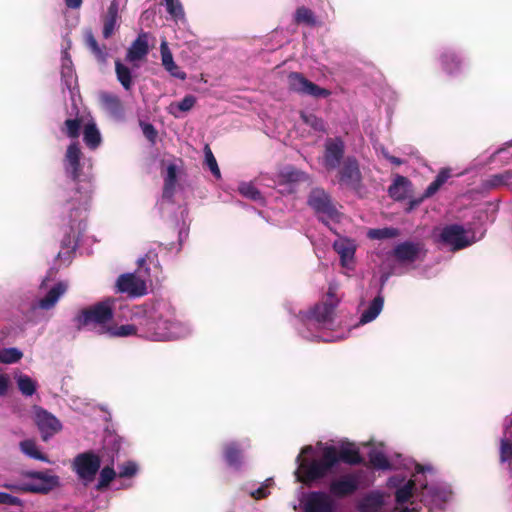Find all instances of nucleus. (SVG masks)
Masks as SVG:
<instances>
[{"label":"nucleus","mask_w":512,"mask_h":512,"mask_svg":"<svg viewBox=\"0 0 512 512\" xmlns=\"http://www.w3.org/2000/svg\"><path fill=\"white\" fill-rule=\"evenodd\" d=\"M307 205L323 220L338 218L339 212L331 195L322 187L312 188L307 196Z\"/></svg>","instance_id":"39448f33"},{"label":"nucleus","mask_w":512,"mask_h":512,"mask_svg":"<svg viewBox=\"0 0 512 512\" xmlns=\"http://www.w3.org/2000/svg\"><path fill=\"white\" fill-rule=\"evenodd\" d=\"M415 490V481L410 479L395 492V501L397 504H404L410 500Z\"/></svg>","instance_id":"f704fd0d"},{"label":"nucleus","mask_w":512,"mask_h":512,"mask_svg":"<svg viewBox=\"0 0 512 512\" xmlns=\"http://www.w3.org/2000/svg\"><path fill=\"white\" fill-rule=\"evenodd\" d=\"M500 461L502 463H512V441L502 439L500 444Z\"/></svg>","instance_id":"49530a36"},{"label":"nucleus","mask_w":512,"mask_h":512,"mask_svg":"<svg viewBox=\"0 0 512 512\" xmlns=\"http://www.w3.org/2000/svg\"><path fill=\"white\" fill-rule=\"evenodd\" d=\"M20 450L30 458L40 460L43 462H48V457L39 451L34 440L26 439L20 442Z\"/></svg>","instance_id":"473e14b6"},{"label":"nucleus","mask_w":512,"mask_h":512,"mask_svg":"<svg viewBox=\"0 0 512 512\" xmlns=\"http://www.w3.org/2000/svg\"><path fill=\"white\" fill-rule=\"evenodd\" d=\"M441 240L453 247L454 250H460L470 245L466 238L465 229L458 224H452L443 228Z\"/></svg>","instance_id":"2eb2a0df"},{"label":"nucleus","mask_w":512,"mask_h":512,"mask_svg":"<svg viewBox=\"0 0 512 512\" xmlns=\"http://www.w3.org/2000/svg\"><path fill=\"white\" fill-rule=\"evenodd\" d=\"M337 299L331 290L327 293V299L316 304L307 315L308 320H314L317 324L326 326L332 324L334 320V311L337 306Z\"/></svg>","instance_id":"9b49d317"},{"label":"nucleus","mask_w":512,"mask_h":512,"mask_svg":"<svg viewBox=\"0 0 512 512\" xmlns=\"http://www.w3.org/2000/svg\"><path fill=\"white\" fill-rule=\"evenodd\" d=\"M416 472L417 473H423L424 472V467L422 465H416Z\"/></svg>","instance_id":"0e129e2a"},{"label":"nucleus","mask_w":512,"mask_h":512,"mask_svg":"<svg viewBox=\"0 0 512 512\" xmlns=\"http://www.w3.org/2000/svg\"><path fill=\"white\" fill-rule=\"evenodd\" d=\"M86 44L92 53L99 59H104V53L102 49L99 47L97 40L94 35L90 32L86 36Z\"/></svg>","instance_id":"09e8293b"},{"label":"nucleus","mask_w":512,"mask_h":512,"mask_svg":"<svg viewBox=\"0 0 512 512\" xmlns=\"http://www.w3.org/2000/svg\"><path fill=\"white\" fill-rule=\"evenodd\" d=\"M100 467L101 459L93 451L80 453L73 460V470L85 484L95 479Z\"/></svg>","instance_id":"0eeeda50"},{"label":"nucleus","mask_w":512,"mask_h":512,"mask_svg":"<svg viewBox=\"0 0 512 512\" xmlns=\"http://www.w3.org/2000/svg\"><path fill=\"white\" fill-rule=\"evenodd\" d=\"M35 422L44 441H47L62 428L60 421L44 409H39L36 412Z\"/></svg>","instance_id":"4468645a"},{"label":"nucleus","mask_w":512,"mask_h":512,"mask_svg":"<svg viewBox=\"0 0 512 512\" xmlns=\"http://www.w3.org/2000/svg\"><path fill=\"white\" fill-rule=\"evenodd\" d=\"M391 255L400 264H412L418 260H423L426 249L420 241H404L393 248Z\"/></svg>","instance_id":"1a4fd4ad"},{"label":"nucleus","mask_w":512,"mask_h":512,"mask_svg":"<svg viewBox=\"0 0 512 512\" xmlns=\"http://www.w3.org/2000/svg\"><path fill=\"white\" fill-rule=\"evenodd\" d=\"M223 455L226 463L230 467L239 468L242 463V450L236 442H230L224 445Z\"/></svg>","instance_id":"393cba45"},{"label":"nucleus","mask_w":512,"mask_h":512,"mask_svg":"<svg viewBox=\"0 0 512 512\" xmlns=\"http://www.w3.org/2000/svg\"><path fill=\"white\" fill-rule=\"evenodd\" d=\"M334 506L330 496L322 491L311 492L304 504V512H333Z\"/></svg>","instance_id":"dca6fc26"},{"label":"nucleus","mask_w":512,"mask_h":512,"mask_svg":"<svg viewBox=\"0 0 512 512\" xmlns=\"http://www.w3.org/2000/svg\"><path fill=\"white\" fill-rule=\"evenodd\" d=\"M177 181V169L174 164L167 167V174L164 179V195L172 194Z\"/></svg>","instance_id":"58836bf2"},{"label":"nucleus","mask_w":512,"mask_h":512,"mask_svg":"<svg viewBox=\"0 0 512 512\" xmlns=\"http://www.w3.org/2000/svg\"><path fill=\"white\" fill-rule=\"evenodd\" d=\"M137 465L135 462L133 461H128L126 463H124L123 465H121L119 467V473H118V476L120 478H129V477H132L136 474L137 472Z\"/></svg>","instance_id":"8fccbe9b"},{"label":"nucleus","mask_w":512,"mask_h":512,"mask_svg":"<svg viewBox=\"0 0 512 512\" xmlns=\"http://www.w3.org/2000/svg\"><path fill=\"white\" fill-rule=\"evenodd\" d=\"M118 11H119V1L112 0L110 3L106 14L103 17V37L105 39L110 38L115 30L117 20H118Z\"/></svg>","instance_id":"4be33fe9"},{"label":"nucleus","mask_w":512,"mask_h":512,"mask_svg":"<svg viewBox=\"0 0 512 512\" xmlns=\"http://www.w3.org/2000/svg\"><path fill=\"white\" fill-rule=\"evenodd\" d=\"M400 235V231L394 227H384V228H375L370 229L367 233L369 239L372 240H383L396 238Z\"/></svg>","instance_id":"72a5a7b5"},{"label":"nucleus","mask_w":512,"mask_h":512,"mask_svg":"<svg viewBox=\"0 0 512 512\" xmlns=\"http://www.w3.org/2000/svg\"><path fill=\"white\" fill-rule=\"evenodd\" d=\"M116 288L117 292L127 294L132 298L141 297L147 293L145 281L132 273L120 275L116 281Z\"/></svg>","instance_id":"f8f14e48"},{"label":"nucleus","mask_w":512,"mask_h":512,"mask_svg":"<svg viewBox=\"0 0 512 512\" xmlns=\"http://www.w3.org/2000/svg\"><path fill=\"white\" fill-rule=\"evenodd\" d=\"M369 462L375 469L387 470L391 464L385 454L378 450H373L369 453Z\"/></svg>","instance_id":"c9c22d12"},{"label":"nucleus","mask_w":512,"mask_h":512,"mask_svg":"<svg viewBox=\"0 0 512 512\" xmlns=\"http://www.w3.org/2000/svg\"><path fill=\"white\" fill-rule=\"evenodd\" d=\"M440 61L443 70L450 75H454L459 72L462 66V60L453 51H445L442 53Z\"/></svg>","instance_id":"cd10ccee"},{"label":"nucleus","mask_w":512,"mask_h":512,"mask_svg":"<svg viewBox=\"0 0 512 512\" xmlns=\"http://www.w3.org/2000/svg\"><path fill=\"white\" fill-rule=\"evenodd\" d=\"M149 53L148 34L142 32L132 42L126 53V60L129 62L140 61Z\"/></svg>","instance_id":"a211bd4d"},{"label":"nucleus","mask_w":512,"mask_h":512,"mask_svg":"<svg viewBox=\"0 0 512 512\" xmlns=\"http://www.w3.org/2000/svg\"><path fill=\"white\" fill-rule=\"evenodd\" d=\"M17 385L21 393L25 396H32L36 392V383L27 375H20L17 379Z\"/></svg>","instance_id":"ea45409f"},{"label":"nucleus","mask_w":512,"mask_h":512,"mask_svg":"<svg viewBox=\"0 0 512 512\" xmlns=\"http://www.w3.org/2000/svg\"><path fill=\"white\" fill-rule=\"evenodd\" d=\"M451 177V169L443 168L439 171L435 179L428 185L422 197L418 200H413L410 202V208H413L421 203L424 198L432 197L442 186L443 184Z\"/></svg>","instance_id":"aec40b11"},{"label":"nucleus","mask_w":512,"mask_h":512,"mask_svg":"<svg viewBox=\"0 0 512 512\" xmlns=\"http://www.w3.org/2000/svg\"><path fill=\"white\" fill-rule=\"evenodd\" d=\"M410 184L406 177L398 175L388 188L390 197L397 201L404 200L407 197Z\"/></svg>","instance_id":"a878e982"},{"label":"nucleus","mask_w":512,"mask_h":512,"mask_svg":"<svg viewBox=\"0 0 512 512\" xmlns=\"http://www.w3.org/2000/svg\"><path fill=\"white\" fill-rule=\"evenodd\" d=\"M9 379L6 375L0 374V396L6 394L8 390Z\"/></svg>","instance_id":"6e6d98bb"},{"label":"nucleus","mask_w":512,"mask_h":512,"mask_svg":"<svg viewBox=\"0 0 512 512\" xmlns=\"http://www.w3.org/2000/svg\"><path fill=\"white\" fill-rule=\"evenodd\" d=\"M333 248L339 254L342 265L348 266V262L353 260L356 250L353 241L346 238L336 240Z\"/></svg>","instance_id":"b1692460"},{"label":"nucleus","mask_w":512,"mask_h":512,"mask_svg":"<svg viewBox=\"0 0 512 512\" xmlns=\"http://www.w3.org/2000/svg\"><path fill=\"white\" fill-rule=\"evenodd\" d=\"M3 504L11 506H22L23 501L18 497L5 493Z\"/></svg>","instance_id":"864d4df0"},{"label":"nucleus","mask_w":512,"mask_h":512,"mask_svg":"<svg viewBox=\"0 0 512 512\" xmlns=\"http://www.w3.org/2000/svg\"><path fill=\"white\" fill-rule=\"evenodd\" d=\"M114 300L106 299L92 306L80 310L74 317L75 327L81 330L85 327H99V333L103 334V330L108 328V323L113 319Z\"/></svg>","instance_id":"7ed1b4c3"},{"label":"nucleus","mask_w":512,"mask_h":512,"mask_svg":"<svg viewBox=\"0 0 512 512\" xmlns=\"http://www.w3.org/2000/svg\"><path fill=\"white\" fill-rule=\"evenodd\" d=\"M81 129V120L76 119H67L64 122V128H62V132L66 134L69 138L75 139L80 135Z\"/></svg>","instance_id":"a19ab883"},{"label":"nucleus","mask_w":512,"mask_h":512,"mask_svg":"<svg viewBox=\"0 0 512 512\" xmlns=\"http://www.w3.org/2000/svg\"><path fill=\"white\" fill-rule=\"evenodd\" d=\"M359 488V478L355 473H348L334 479L329 484V492L336 498L353 495Z\"/></svg>","instance_id":"ddd939ff"},{"label":"nucleus","mask_w":512,"mask_h":512,"mask_svg":"<svg viewBox=\"0 0 512 512\" xmlns=\"http://www.w3.org/2000/svg\"><path fill=\"white\" fill-rule=\"evenodd\" d=\"M99 102L101 107L110 115L119 117L123 114V104L119 96L109 92H101Z\"/></svg>","instance_id":"412c9836"},{"label":"nucleus","mask_w":512,"mask_h":512,"mask_svg":"<svg viewBox=\"0 0 512 512\" xmlns=\"http://www.w3.org/2000/svg\"><path fill=\"white\" fill-rule=\"evenodd\" d=\"M162 65L169 74L177 79L185 80L187 75L180 69V67L174 62L173 55L167 45V42L163 41L160 45Z\"/></svg>","instance_id":"6ab92c4d"},{"label":"nucleus","mask_w":512,"mask_h":512,"mask_svg":"<svg viewBox=\"0 0 512 512\" xmlns=\"http://www.w3.org/2000/svg\"><path fill=\"white\" fill-rule=\"evenodd\" d=\"M25 476L38 482L22 485L4 484L3 487L15 492L48 493L59 484L58 476L49 475L42 471H29L25 473Z\"/></svg>","instance_id":"423d86ee"},{"label":"nucleus","mask_w":512,"mask_h":512,"mask_svg":"<svg viewBox=\"0 0 512 512\" xmlns=\"http://www.w3.org/2000/svg\"><path fill=\"white\" fill-rule=\"evenodd\" d=\"M501 178L504 179V185L512 186V170L501 173Z\"/></svg>","instance_id":"13d9d810"},{"label":"nucleus","mask_w":512,"mask_h":512,"mask_svg":"<svg viewBox=\"0 0 512 512\" xmlns=\"http://www.w3.org/2000/svg\"><path fill=\"white\" fill-rule=\"evenodd\" d=\"M367 500H374V502H375V504H376V505H379V504H380V499H379V497L374 498V497L370 496V497H368V498H367Z\"/></svg>","instance_id":"69168bd1"},{"label":"nucleus","mask_w":512,"mask_h":512,"mask_svg":"<svg viewBox=\"0 0 512 512\" xmlns=\"http://www.w3.org/2000/svg\"><path fill=\"white\" fill-rule=\"evenodd\" d=\"M141 127H142V132H143V135L152 143L154 144L156 142V138H157V135H158V132L157 130L155 129V127L150 124V123H142L141 124Z\"/></svg>","instance_id":"603ef678"},{"label":"nucleus","mask_w":512,"mask_h":512,"mask_svg":"<svg viewBox=\"0 0 512 512\" xmlns=\"http://www.w3.org/2000/svg\"><path fill=\"white\" fill-rule=\"evenodd\" d=\"M345 143L340 137L328 138L324 145L323 166L327 171L337 169L344 161Z\"/></svg>","instance_id":"9d476101"},{"label":"nucleus","mask_w":512,"mask_h":512,"mask_svg":"<svg viewBox=\"0 0 512 512\" xmlns=\"http://www.w3.org/2000/svg\"><path fill=\"white\" fill-rule=\"evenodd\" d=\"M167 12L175 19H183L185 16L183 6L179 0H162Z\"/></svg>","instance_id":"79ce46f5"},{"label":"nucleus","mask_w":512,"mask_h":512,"mask_svg":"<svg viewBox=\"0 0 512 512\" xmlns=\"http://www.w3.org/2000/svg\"><path fill=\"white\" fill-rule=\"evenodd\" d=\"M281 176L287 182H299L306 178V174L304 172H301L295 168L285 169L284 171H282Z\"/></svg>","instance_id":"de8ad7c7"},{"label":"nucleus","mask_w":512,"mask_h":512,"mask_svg":"<svg viewBox=\"0 0 512 512\" xmlns=\"http://www.w3.org/2000/svg\"><path fill=\"white\" fill-rule=\"evenodd\" d=\"M196 104V97L194 95H186L180 102L177 103V108L182 112L190 111Z\"/></svg>","instance_id":"3c124183"},{"label":"nucleus","mask_w":512,"mask_h":512,"mask_svg":"<svg viewBox=\"0 0 512 512\" xmlns=\"http://www.w3.org/2000/svg\"><path fill=\"white\" fill-rule=\"evenodd\" d=\"M113 449L118 452L119 449H120V440H117L116 438H114V443H113Z\"/></svg>","instance_id":"680f3d73"},{"label":"nucleus","mask_w":512,"mask_h":512,"mask_svg":"<svg viewBox=\"0 0 512 512\" xmlns=\"http://www.w3.org/2000/svg\"><path fill=\"white\" fill-rule=\"evenodd\" d=\"M115 73L116 78L122 87L129 91L133 86V76L131 69L123 64L119 59L115 60Z\"/></svg>","instance_id":"c85d7f7f"},{"label":"nucleus","mask_w":512,"mask_h":512,"mask_svg":"<svg viewBox=\"0 0 512 512\" xmlns=\"http://www.w3.org/2000/svg\"><path fill=\"white\" fill-rule=\"evenodd\" d=\"M63 54H64V58H67V57H68V53H67V51H64V53H63Z\"/></svg>","instance_id":"774afa93"},{"label":"nucleus","mask_w":512,"mask_h":512,"mask_svg":"<svg viewBox=\"0 0 512 512\" xmlns=\"http://www.w3.org/2000/svg\"><path fill=\"white\" fill-rule=\"evenodd\" d=\"M139 337L151 341L173 340L180 335V324L173 320L165 304L154 306L138 319Z\"/></svg>","instance_id":"f03ea898"},{"label":"nucleus","mask_w":512,"mask_h":512,"mask_svg":"<svg viewBox=\"0 0 512 512\" xmlns=\"http://www.w3.org/2000/svg\"><path fill=\"white\" fill-rule=\"evenodd\" d=\"M81 150L77 143H71L65 154V170L73 181H78L81 174Z\"/></svg>","instance_id":"f3484780"},{"label":"nucleus","mask_w":512,"mask_h":512,"mask_svg":"<svg viewBox=\"0 0 512 512\" xmlns=\"http://www.w3.org/2000/svg\"><path fill=\"white\" fill-rule=\"evenodd\" d=\"M489 184L492 187L504 185V179L501 178V174H496L491 177Z\"/></svg>","instance_id":"4d7b16f0"},{"label":"nucleus","mask_w":512,"mask_h":512,"mask_svg":"<svg viewBox=\"0 0 512 512\" xmlns=\"http://www.w3.org/2000/svg\"><path fill=\"white\" fill-rule=\"evenodd\" d=\"M269 492L267 491V487L262 486L258 489L251 492V497H253L256 500L264 499L268 496Z\"/></svg>","instance_id":"5fc2aeb1"},{"label":"nucleus","mask_w":512,"mask_h":512,"mask_svg":"<svg viewBox=\"0 0 512 512\" xmlns=\"http://www.w3.org/2000/svg\"><path fill=\"white\" fill-rule=\"evenodd\" d=\"M384 304V298L381 295L376 296L369 307L361 314L360 322L362 324L373 321L381 312Z\"/></svg>","instance_id":"c756f323"},{"label":"nucleus","mask_w":512,"mask_h":512,"mask_svg":"<svg viewBox=\"0 0 512 512\" xmlns=\"http://www.w3.org/2000/svg\"><path fill=\"white\" fill-rule=\"evenodd\" d=\"M399 512H417V510L414 508L410 509L408 507H404Z\"/></svg>","instance_id":"e2e57ef3"},{"label":"nucleus","mask_w":512,"mask_h":512,"mask_svg":"<svg viewBox=\"0 0 512 512\" xmlns=\"http://www.w3.org/2000/svg\"><path fill=\"white\" fill-rule=\"evenodd\" d=\"M312 452V446H305L296 458L298 463V468L295 472L296 478L306 486H311L313 483L325 478L340 462L353 466L360 465L364 461L359 449L350 443L342 445L340 448L333 445L325 446L319 459L303 458V454H310Z\"/></svg>","instance_id":"f257e3e1"},{"label":"nucleus","mask_w":512,"mask_h":512,"mask_svg":"<svg viewBox=\"0 0 512 512\" xmlns=\"http://www.w3.org/2000/svg\"><path fill=\"white\" fill-rule=\"evenodd\" d=\"M287 83L289 90L299 95H307L316 99L327 98L331 95L330 90L318 86L300 72H290L287 76Z\"/></svg>","instance_id":"6e6552de"},{"label":"nucleus","mask_w":512,"mask_h":512,"mask_svg":"<svg viewBox=\"0 0 512 512\" xmlns=\"http://www.w3.org/2000/svg\"><path fill=\"white\" fill-rule=\"evenodd\" d=\"M115 477H116V472H115L114 468L112 466H105L100 471V476H99L98 483L96 485V489L98 491H102V490L106 489L110 485V483L114 480Z\"/></svg>","instance_id":"4c0bfd02"},{"label":"nucleus","mask_w":512,"mask_h":512,"mask_svg":"<svg viewBox=\"0 0 512 512\" xmlns=\"http://www.w3.org/2000/svg\"><path fill=\"white\" fill-rule=\"evenodd\" d=\"M67 284L64 282H58L56 283L43 297L39 300L38 306L43 310H50L52 309L60 297L65 294L67 291Z\"/></svg>","instance_id":"5701e85b"},{"label":"nucleus","mask_w":512,"mask_h":512,"mask_svg":"<svg viewBox=\"0 0 512 512\" xmlns=\"http://www.w3.org/2000/svg\"><path fill=\"white\" fill-rule=\"evenodd\" d=\"M22 357V351L15 347L0 350V363L3 364L17 363L22 359Z\"/></svg>","instance_id":"e433bc0d"},{"label":"nucleus","mask_w":512,"mask_h":512,"mask_svg":"<svg viewBox=\"0 0 512 512\" xmlns=\"http://www.w3.org/2000/svg\"><path fill=\"white\" fill-rule=\"evenodd\" d=\"M240 193L251 200L258 201L262 199L261 192L252 184L244 183L239 188Z\"/></svg>","instance_id":"c03bdc74"},{"label":"nucleus","mask_w":512,"mask_h":512,"mask_svg":"<svg viewBox=\"0 0 512 512\" xmlns=\"http://www.w3.org/2000/svg\"><path fill=\"white\" fill-rule=\"evenodd\" d=\"M294 22L296 24H305L309 27H315L317 20L314 12L305 6L298 7L294 14Z\"/></svg>","instance_id":"2f4dec72"},{"label":"nucleus","mask_w":512,"mask_h":512,"mask_svg":"<svg viewBox=\"0 0 512 512\" xmlns=\"http://www.w3.org/2000/svg\"><path fill=\"white\" fill-rule=\"evenodd\" d=\"M4 496H5V492H1V491H0V504H3V502H4Z\"/></svg>","instance_id":"338daca9"},{"label":"nucleus","mask_w":512,"mask_h":512,"mask_svg":"<svg viewBox=\"0 0 512 512\" xmlns=\"http://www.w3.org/2000/svg\"><path fill=\"white\" fill-rule=\"evenodd\" d=\"M337 181L341 187H345L360 194L364 188L363 176L359 162L354 156H348L338 167Z\"/></svg>","instance_id":"20e7f679"},{"label":"nucleus","mask_w":512,"mask_h":512,"mask_svg":"<svg viewBox=\"0 0 512 512\" xmlns=\"http://www.w3.org/2000/svg\"><path fill=\"white\" fill-rule=\"evenodd\" d=\"M83 140L90 149H96L101 143V135L95 123H87L84 126Z\"/></svg>","instance_id":"7c9ffc66"},{"label":"nucleus","mask_w":512,"mask_h":512,"mask_svg":"<svg viewBox=\"0 0 512 512\" xmlns=\"http://www.w3.org/2000/svg\"><path fill=\"white\" fill-rule=\"evenodd\" d=\"M301 118L304 121V123L309 125L315 131H319V132L325 131L324 121L321 118L317 117L316 115L302 113Z\"/></svg>","instance_id":"37998d69"},{"label":"nucleus","mask_w":512,"mask_h":512,"mask_svg":"<svg viewBox=\"0 0 512 512\" xmlns=\"http://www.w3.org/2000/svg\"><path fill=\"white\" fill-rule=\"evenodd\" d=\"M385 158L390 161L392 164L396 165V166H400L403 161L398 158V157H395V156H392V155H389V154H384Z\"/></svg>","instance_id":"052dcab7"},{"label":"nucleus","mask_w":512,"mask_h":512,"mask_svg":"<svg viewBox=\"0 0 512 512\" xmlns=\"http://www.w3.org/2000/svg\"><path fill=\"white\" fill-rule=\"evenodd\" d=\"M83 0H65V5L70 9H78L81 7Z\"/></svg>","instance_id":"bf43d9fd"},{"label":"nucleus","mask_w":512,"mask_h":512,"mask_svg":"<svg viewBox=\"0 0 512 512\" xmlns=\"http://www.w3.org/2000/svg\"><path fill=\"white\" fill-rule=\"evenodd\" d=\"M204 151H205V160H206L207 166L209 167L210 171L216 178H220V176H221L220 169L218 167L216 158L214 157V155L208 145L205 146Z\"/></svg>","instance_id":"a18cd8bd"},{"label":"nucleus","mask_w":512,"mask_h":512,"mask_svg":"<svg viewBox=\"0 0 512 512\" xmlns=\"http://www.w3.org/2000/svg\"><path fill=\"white\" fill-rule=\"evenodd\" d=\"M139 324H125L121 326L109 325L108 328L103 330V334H107L109 337H128L136 335L139 337Z\"/></svg>","instance_id":"bb28decb"}]
</instances>
